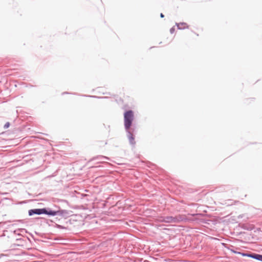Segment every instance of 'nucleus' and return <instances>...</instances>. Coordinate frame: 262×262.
<instances>
[{"label":"nucleus","instance_id":"1","mask_svg":"<svg viewBox=\"0 0 262 262\" xmlns=\"http://www.w3.org/2000/svg\"><path fill=\"white\" fill-rule=\"evenodd\" d=\"M124 126L126 130H128L134 120V113L132 111H128L124 114Z\"/></svg>","mask_w":262,"mask_h":262},{"label":"nucleus","instance_id":"2","mask_svg":"<svg viewBox=\"0 0 262 262\" xmlns=\"http://www.w3.org/2000/svg\"><path fill=\"white\" fill-rule=\"evenodd\" d=\"M59 212V211H54V210H47L46 209H35L30 210L29 211V214L30 215H32L34 214H47L50 215L54 216L56 215Z\"/></svg>","mask_w":262,"mask_h":262},{"label":"nucleus","instance_id":"3","mask_svg":"<svg viewBox=\"0 0 262 262\" xmlns=\"http://www.w3.org/2000/svg\"><path fill=\"white\" fill-rule=\"evenodd\" d=\"M243 255L247 256L253 258L254 259H257L258 260L262 261V255L257 254H244Z\"/></svg>","mask_w":262,"mask_h":262},{"label":"nucleus","instance_id":"4","mask_svg":"<svg viewBox=\"0 0 262 262\" xmlns=\"http://www.w3.org/2000/svg\"><path fill=\"white\" fill-rule=\"evenodd\" d=\"M128 137L129 142L132 144L134 143V137L133 136V134L131 133L130 132H128Z\"/></svg>","mask_w":262,"mask_h":262},{"label":"nucleus","instance_id":"5","mask_svg":"<svg viewBox=\"0 0 262 262\" xmlns=\"http://www.w3.org/2000/svg\"><path fill=\"white\" fill-rule=\"evenodd\" d=\"M173 219L171 217H168L167 220L166 221L167 222H171L172 221Z\"/></svg>","mask_w":262,"mask_h":262},{"label":"nucleus","instance_id":"6","mask_svg":"<svg viewBox=\"0 0 262 262\" xmlns=\"http://www.w3.org/2000/svg\"><path fill=\"white\" fill-rule=\"evenodd\" d=\"M9 126V123H7L5 125V127H8Z\"/></svg>","mask_w":262,"mask_h":262},{"label":"nucleus","instance_id":"7","mask_svg":"<svg viewBox=\"0 0 262 262\" xmlns=\"http://www.w3.org/2000/svg\"><path fill=\"white\" fill-rule=\"evenodd\" d=\"M160 16H161L162 18H163V17H164V15H163V13H161V14H160Z\"/></svg>","mask_w":262,"mask_h":262}]
</instances>
